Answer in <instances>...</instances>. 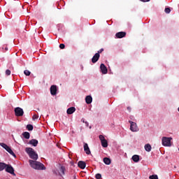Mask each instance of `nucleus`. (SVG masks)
Listing matches in <instances>:
<instances>
[{
	"mask_svg": "<svg viewBox=\"0 0 179 179\" xmlns=\"http://www.w3.org/2000/svg\"><path fill=\"white\" fill-rule=\"evenodd\" d=\"M131 159L134 163H138L140 160V156L138 155H134L132 156Z\"/></svg>",
	"mask_w": 179,
	"mask_h": 179,
	"instance_id": "6ab92c4d",
	"label": "nucleus"
},
{
	"mask_svg": "<svg viewBox=\"0 0 179 179\" xmlns=\"http://www.w3.org/2000/svg\"><path fill=\"white\" fill-rule=\"evenodd\" d=\"M178 111L179 112V107H178Z\"/></svg>",
	"mask_w": 179,
	"mask_h": 179,
	"instance_id": "a19ab883",
	"label": "nucleus"
},
{
	"mask_svg": "<svg viewBox=\"0 0 179 179\" xmlns=\"http://www.w3.org/2000/svg\"><path fill=\"white\" fill-rule=\"evenodd\" d=\"M84 150L86 155H90V148H89V145L86 143H84Z\"/></svg>",
	"mask_w": 179,
	"mask_h": 179,
	"instance_id": "f3484780",
	"label": "nucleus"
},
{
	"mask_svg": "<svg viewBox=\"0 0 179 179\" xmlns=\"http://www.w3.org/2000/svg\"><path fill=\"white\" fill-rule=\"evenodd\" d=\"M29 145H32V146H37V145H38V141H37L36 139H31V141H29Z\"/></svg>",
	"mask_w": 179,
	"mask_h": 179,
	"instance_id": "a211bd4d",
	"label": "nucleus"
},
{
	"mask_svg": "<svg viewBox=\"0 0 179 179\" xmlns=\"http://www.w3.org/2000/svg\"><path fill=\"white\" fill-rule=\"evenodd\" d=\"M29 162L31 167L35 170H45V166L41 162L31 159H29Z\"/></svg>",
	"mask_w": 179,
	"mask_h": 179,
	"instance_id": "f257e3e1",
	"label": "nucleus"
},
{
	"mask_svg": "<svg viewBox=\"0 0 179 179\" xmlns=\"http://www.w3.org/2000/svg\"><path fill=\"white\" fill-rule=\"evenodd\" d=\"M22 136L25 139H30V133H29L27 131H24V132L22 133Z\"/></svg>",
	"mask_w": 179,
	"mask_h": 179,
	"instance_id": "4be33fe9",
	"label": "nucleus"
},
{
	"mask_svg": "<svg viewBox=\"0 0 179 179\" xmlns=\"http://www.w3.org/2000/svg\"><path fill=\"white\" fill-rule=\"evenodd\" d=\"M24 75H26V76H30L31 72H30V71H29V70H25V71H24Z\"/></svg>",
	"mask_w": 179,
	"mask_h": 179,
	"instance_id": "393cba45",
	"label": "nucleus"
},
{
	"mask_svg": "<svg viewBox=\"0 0 179 179\" xmlns=\"http://www.w3.org/2000/svg\"><path fill=\"white\" fill-rule=\"evenodd\" d=\"M5 170L6 173H9L10 174H12V176H16V173H15V169H13V166L6 164Z\"/></svg>",
	"mask_w": 179,
	"mask_h": 179,
	"instance_id": "1a4fd4ad",
	"label": "nucleus"
},
{
	"mask_svg": "<svg viewBox=\"0 0 179 179\" xmlns=\"http://www.w3.org/2000/svg\"><path fill=\"white\" fill-rule=\"evenodd\" d=\"M85 126L89 127V122H85Z\"/></svg>",
	"mask_w": 179,
	"mask_h": 179,
	"instance_id": "4c0bfd02",
	"label": "nucleus"
},
{
	"mask_svg": "<svg viewBox=\"0 0 179 179\" xmlns=\"http://www.w3.org/2000/svg\"><path fill=\"white\" fill-rule=\"evenodd\" d=\"M5 50H6V51H8V48H6Z\"/></svg>",
	"mask_w": 179,
	"mask_h": 179,
	"instance_id": "ea45409f",
	"label": "nucleus"
},
{
	"mask_svg": "<svg viewBox=\"0 0 179 179\" xmlns=\"http://www.w3.org/2000/svg\"><path fill=\"white\" fill-rule=\"evenodd\" d=\"M80 68H81V71H83V65L80 66Z\"/></svg>",
	"mask_w": 179,
	"mask_h": 179,
	"instance_id": "58836bf2",
	"label": "nucleus"
},
{
	"mask_svg": "<svg viewBox=\"0 0 179 179\" xmlns=\"http://www.w3.org/2000/svg\"><path fill=\"white\" fill-rule=\"evenodd\" d=\"M144 148L146 152H150L152 150V145L150 144H145Z\"/></svg>",
	"mask_w": 179,
	"mask_h": 179,
	"instance_id": "412c9836",
	"label": "nucleus"
},
{
	"mask_svg": "<svg viewBox=\"0 0 179 179\" xmlns=\"http://www.w3.org/2000/svg\"><path fill=\"white\" fill-rule=\"evenodd\" d=\"M33 124H27V131H33Z\"/></svg>",
	"mask_w": 179,
	"mask_h": 179,
	"instance_id": "b1692460",
	"label": "nucleus"
},
{
	"mask_svg": "<svg viewBox=\"0 0 179 179\" xmlns=\"http://www.w3.org/2000/svg\"><path fill=\"white\" fill-rule=\"evenodd\" d=\"M78 166L80 169H82V170H84V169H86V162L83 161H80L78 162Z\"/></svg>",
	"mask_w": 179,
	"mask_h": 179,
	"instance_id": "4468645a",
	"label": "nucleus"
},
{
	"mask_svg": "<svg viewBox=\"0 0 179 179\" xmlns=\"http://www.w3.org/2000/svg\"><path fill=\"white\" fill-rule=\"evenodd\" d=\"M100 69H101V73H103V75H106V73H108L107 66H106V65L103 63L101 64V65H100Z\"/></svg>",
	"mask_w": 179,
	"mask_h": 179,
	"instance_id": "9d476101",
	"label": "nucleus"
},
{
	"mask_svg": "<svg viewBox=\"0 0 179 179\" xmlns=\"http://www.w3.org/2000/svg\"><path fill=\"white\" fill-rule=\"evenodd\" d=\"M149 178L150 179H159V177L157 176V175H152V176H150Z\"/></svg>",
	"mask_w": 179,
	"mask_h": 179,
	"instance_id": "bb28decb",
	"label": "nucleus"
},
{
	"mask_svg": "<svg viewBox=\"0 0 179 179\" xmlns=\"http://www.w3.org/2000/svg\"><path fill=\"white\" fill-rule=\"evenodd\" d=\"M93 101V98L91 95H88L85 97V103L87 104H92V102Z\"/></svg>",
	"mask_w": 179,
	"mask_h": 179,
	"instance_id": "2eb2a0df",
	"label": "nucleus"
},
{
	"mask_svg": "<svg viewBox=\"0 0 179 179\" xmlns=\"http://www.w3.org/2000/svg\"><path fill=\"white\" fill-rule=\"evenodd\" d=\"M102 51H104V49L101 48V50H99L98 51V52H96V54H101V52H102Z\"/></svg>",
	"mask_w": 179,
	"mask_h": 179,
	"instance_id": "72a5a7b5",
	"label": "nucleus"
},
{
	"mask_svg": "<svg viewBox=\"0 0 179 179\" xmlns=\"http://www.w3.org/2000/svg\"><path fill=\"white\" fill-rule=\"evenodd\" d=\"M57 90L58 87L57 85H52L50 87V94H52V96H56Z\"/></svg>",
	"mask_w": 179,
	"mask_h": 179,
	"instance_id": "9b49d317",
	"label": "nucleus"
},
{
	"mask_svg": "<svg viewBox=\"0 0 179 179\" xmlns=\"http://www.w3.org/2000/svg\"><path fill=\"white\" fill-rule=\"evenodd\" d=\"M6 75H7V76H9V75H10V70L7 69V70L6 71Z\"/></svg>",
	"mask_w": 179,
	"mask_h": 179,
	"instance_id": "473e14b6",
	"label": "nucleus"
},
{
	"mask_svg": "<svg viewBox=\"0 0 179 179\" xmlns=\"http://www.w3.org/2000/svg\"><path fill=\"white\" fill-rule=\"evenodd\" d=\"M81 122H83L84 124H85V122H86L87 121H85V118H82V119H81Z\"/></svg>",
	"mask_w": 179,
	"mask_h": 179,
	"instance_id": "c9c22d12",
	"label": "nucleus"
},
{
	"mask_svg": "<svg viewBox=\"0 0 179 179\" xmlns=\"http://www.w3.org/2000/svg\"><path fill=\"white\" fill-rule=\"evenodd\" d=\"M59 48H60L61 50H64V48H65V44L61 43V44L59 45Z\"/></svg>",
	"mask_w": 179,
	"mask_h": 179,
	"instance_id": "7c9ffc66",
	"label": "nucleus"
},
{
	"mask_svg": "<svg viewBox=\"0 0 179 179\" xmlns=\"http://www.w3.org/2000/svg\"><path fill=\"white\" fill-rule=\"evenodd\" d=\"M95 178L96 179H101V174L100 173H96L95 176Z\"/></svg>",
	"mask_w": 179,
	"mask_h": 179,
	"instance_id": "c756f323",
	"label": "nucleus"
},
{
	"mask_svg": "<svg viewBox=\"0 0 179 179\" xmlns=\"http://www.w3.org/2000/svg\"><path fill=\"white\" fill-rule=\"evenodd\" d=\"M127 110H128L129 113H131V107L128 106Z\"/></svg>",
	"mask_w": 179,
	"mask_h": 179,
	"instance_id": "e433bc0d",
	"label": "nucleus"
},
{
	"mask_svg": "<svg viewBox=\"0 0 179 179\" xmlns=\"http://www.w3.org/2000/svg\"><path fill=\"white\" fill-rule=\"evenodd\" d=\"M178 7H179V5H178Z\"/></svg>",
	"mask_w": 179,
	"mask_h": 179,
	"instance_id": "37998d69",
	"label": "nucleus"
},
{
	"mask_svg": "<svg viewBox=\"0 0 179 179\" xmlns=\"http://www.w3.org/2000/svg\"><path fill=\"white\" fill-rule=\"evenodd\" d=\"M25 152L27 153L30 159L33 160H37L38 159V155L36 153V151L31 148H26Z\"/></svg>",
	"mask_w": 179,
	"mask_h": 179,
	"instance_id": "f03ea898",
	"label": "nucleus"
},
{
	"mask_svg": "<svg viewBox=\"0 0 179 179\" xmlns=\"http://www.w3.org/2000/svg\"><path fill=\"white\" fill-rule=\"evenodd\" d=\"M38 111H40V109H39V108H38Z\"/></svg>",
	"mask_w": 179,
	"mask_h": 179,
	"instance_id": "79ce46f5",
	"label": "nucleus"
},
{
	"mask_svg": "<svg viewBox=\"0 0 179 179\" xmlns=\"http://www.w3.org/2000/svg\"><path fill=\"white\" fill-rule=\"evenodd\" d=\"M171 139H173L171 137H162V142L163 146H171Z\"/></svg>",
	"mask_w": 179,
	"mask_h": 179,
	"instance_id": "423d86ee",
	"label": "nucleus"
},
{
	"mask_svg": "<svg viewBox=\"0 0 179 179\" xmlns=\"http://www.w3.org/2000/svg\"><path fill=\"white\" fill-rule=\"evenodd\" d=\"M75 111H76V108L75 107L72 106L67 109L66 113H67V114L71 115V114L74 113Z\"/></svg>",
	"mask_w": 179,
	"mask_h": 179,
	"instance_id": "dca6fc26",
	"label": "nucleus"
},
{
	"mask_svg": "<svg viewBox=\"0 0 179 179\" xmlns=\"http://www.w3.org/2000/svg\"><path fill=\"white\" fill-rule=\"evenodd\" d=\"M129 120H130V121L134 122V121H135V117H134L133 115H130L129 116Z\"/></svg>",
	"mask_w": 179,
	"mask_h": 179,
	"instance_id": "2f4dec72",
	"label": "nucleus"
},
{
	"mask_svg": "<svg viewBox=\"0 0 179 179\" xmlns=\"http://www.w3.org/2000/svg\"><path fill=\"white\" fill-rule=\"evenodd\" d=\"M141 2H149L150 0H140Z\"/></svg>",
	"mask_w": 179,
	"mask_h": 179,
	"instance_id": "f704fd0d",
	"label": "nucleus"
},
{
	"mask_svg": "<svg viewBox=\"0 0 179 179\" xmlns=\"http://www.w3.org/2000/svg\"><path fill=\"white\" fill-rule=\"evenodd\" d=\"M99 141H101V146L103 148H108V141L106 140V138L103 135L99 136Z\"/></svg>",
	"mask_w": 179,
	"mask_h": 179,
	"instance_id": "0eeeda50",
	"label": "nucleus"
},
{
	"mask_svg": "<svg viewBox=\"0 0 179 179\" xmlns=\"http://www.w3.org/2000/svg\"><path fill=\"white\" fill-rule=\"evenodd\" d=\"M100 58V54L99 53H96L93 57L92 58V64H96V62H97V61H99Z\"/></svg>",
	"mask_w": 179,
	"mask_h": 179,
	"instance_id": "ddd939ff",
	"label": "nucleus"
},
{
	"mask_svg": "<svg viewBox=\"0 0 179 179\" xmlns=\"http://www.w3.org/2000/svg\"><path fill=\"white\" fill-rule=\"evenodd\" d=\"M33 121H36V120H38V115H34L32 117Z\"/></svg>",
	"mask_w": 179,
	"mask_h": 179,
	"instance_id": "c85d7f7f",
	"label": "nucleus"
},
{
	"mask_svg": "<svg viewBox=\"0 0 179 179\" xmlns=\"http://www.w3.org/2000/svg\"><path fill=\"white\" fill-rule=\"evenodd\" d=\"M125 36H127V33H125L124 31H120V32L116 33L115 38H124V37H125Z\"/></svg>",
	"mask_w": 179,
	"mask_h": 179,
	"instance_id": "f8f14e48",
	"label": "nucleus"
},
{
	"mask_svg": "<svg viewBox=\"0 0 179 179\" xmlns=\"http://www.w3.org/2000/svg\"><path fill=\"white\" fill-rule=\"evenodd\" d=\"M129 124H130V131H131V132L139 131V127H138L136 122L129 120Z\"/></svg>",
	"mask_w": 179,
	"mask_h": 179,
	"instance_id": "39448f33",
	"label": "nucleus"
},
{
	"mask_svg": "<svg viewBox=\"0 0 179 179\" xmlns=\"http://www.w3.org/2000/svg\"><path fill=\"white\" fill-rule=\"evenodd\" d=\"M103 163L106 164L107 166L111 164V159L108 157H104L103 158Z\"/></svg>",
	"mask_w": 179,
	"mask_h": 179,
	"instance_id": "aec40b11",
	"label": "nucleus"
},
{
	"mask_svg": "<svg viewBox=\"0 0 179 179\" xmlns=\"http://www.w3.org/2000/svg\"><path fill=\"white\" fill-rule=\"evenodd\" d=\"M164 12L165 13H170V12H171V10L170 9V8H166Z\"/></svg>",
	"mask_w": 179,
	"mask_h": 179,
	"instance_id": "cd10ccee",
	"label": "nucleus"
},
{
	"mask_svg": "<svg viewBox=\"0 0 179 179\" xmlns=\"http://www.w3.org/2000/svg\"><path fill=\"white\" fill-rule=\"evenodd\" d=\"M14 112L16 117H23V114H24V111H23V108L20 107H17L14 109Z\"/></svg>",
	"mask_w": 179,
	"mask_h": 179,
	"instance_id": "6e6552de",
	"label": "nucleus"
},
{
	"mask_svg": "<svg viewBox=\"0 0 179 179\" xmlns=\"http://www.w3.org/2000/svg\"><path fill=\"white\" fill-rule=\"evenodd\" d=\"M6 164L3 162H0V171H3L6 167Z\"/></svg>",
	"mask_w": 179,
	"mask_h": 179,
	"instance_id": "5701e85b",
	"label": "nucleus"
},
{
	"mask_svg": "<svg viewBox=\"0 0 179 179\" xmlns=\"http://www.w3.org/2000/svg\"><path fill=\"white\" fill-rule=\"evenodd\" d=\"M0 146L3 148V149H5L6 152H8L11 156H13L14 157H16V155L15 152H13V150H12V148L9 147L8 145L5 144V143H0Z\"/></svg>",
	"mask_w": 179,
	"mask_h": 179,
	"instance_id": "7ed1b4c3",
	"label": "nucleus"
},
{
	"mask_svg": "<svg viewBox=\"0 0 179 179\" xmlns=\"http://www.w3.org/2000/svg\"><path fill=\"white\" fill-rule=\"evenodd\" d=\"M60 173H62L63 175L65 174V166H61Z\"/></svg>",
	"mask_w": 179,
	"mask_h": 179,
	"instance_id": "a878e982",
	"label": "nucleus"
},
{
	"mask_svg": "<svg viewBox=\"0 0 179 179\" xmlns=\"http://www.w3.org/2000/svg\"><path fill=\"white\" fill-rule=\"evenodd\" d=\"M0 146L3 148V149H5L6 152H8L11 156H13L14 157H16V155L15 152H13V150H12V148L9 147L8 145L5 144V143H0Z\"/></svg>",
	"mask_w": 179,
	"mask_h": 179,
	"instance_id": "20e7f679",
	"label": "nucleus"
}]
</instances>
